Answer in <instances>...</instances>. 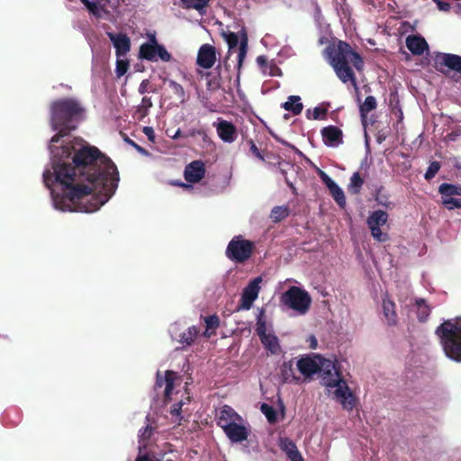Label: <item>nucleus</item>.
<instances>
[{
  "label": "nucleus",
  "mask_w": 461,
  "mask_h": 461,
  "mask_svg": "<svg viewBox=\"0 0 461 461\" xmlns=\"http://www.w3.org/2000/svg\"><path fill=\"white\" fill-rule=\"evenodd\" d=\"M125 140H126L129 144H131V146H133L139 153H140V154H142V155H144V156H148V155H149V152H148L145 149H143V148H142V147H140V145L136 144V143H135L134 141H132L131 140H130V139H126Z\"/></svg>",
  "instance_id": "13d9d810"
},
{
  "label": "nucleus",
  "mask_w": 461,
  "mask_h": 461,
  "mask_svg": "<svg viewBox=\"0 0 461 461\" xmlns=\"http://www.w3.org/2000/svg\"><path fill=\"white\" fill-rule=\"evenodd\" d=\"M243 420L244 419L229 405H223L218 414V424L222 429L238 422H243Z\"/></svg>",
  "instance_id": "dca6fc26"
},
{
  "label": "nucleus",
  "mask_w": 461,
  "mask_h": 461,
  "mask_svg": "<svg viewBox=\"0 0 461 461\" xmlns=\"http://www.w3.org/2000/svg\"><path fill=\"white\" fill-rule=\"evenodd\" d=\"M177 378V374L173 371H166L164 376H162L159 373L157 375L156 384L158 387L165 385V397L168 400L171 398L175 382Z\"/></svg>",
  "instance_id": "aec40b11"
},
{
  "label": "nucleus",
  "mask_w": 461,
  "mask_h": 461,
  "mask_svg": "<svg viewBox=\"0 0 461 461\" xmlns=\"http://www.w3.org/2000/svg\"><path fill=\"white\" fill-rule=\"evenodd\" d=\"M289 208L286 205L275 206L270 212L272 221L278 222L289 215Z\"/></svg>",
  "instance_id": "c9c22d12"
},
{
  "label": "nucleus",
  "mask_w": 461,
  "mask_h": 461,
  "mask_svg": "<svg viewBox=\"0 0 461 461\" xmlns=\"http://www.w3.org/2000/svg\"><path fill=\"white\" fill-rule=\"evenodd\" d=\"M143 133L148 137L151 142L155 141L156 136L152 127L146 126L143 128Z\"/></svg>",
  "instance_id": "4d7b16f0"
},
{
  "label": "nucleus",
  "mask_w": 461,
  "mask_h": 461,
  "mask_svg": "<svg viewBox=\"0 0 461 461\" xmlns=\"http://www.w3.org/2000/svg\"><path fill=\"white\" fill-rule=\"evenodd\" d=\"M327 393L339 402L343 409L351 411L356 406V397L353 395L347 382L341 378L326 388Z\"/></svg>",
  "instance_id": "423d86ee"
},
{
  "label": "nucleus",
  "mask_w": 461,
  "mask_h": 461,
  "mask_svg": "<svg viewBox=\"0 0 461 461\" xmlns=\"http://www.w3.org/2000/svg\"><path fill=\"white\" fill-rule=\"evenodd\" d=\"M153 433V429L150 426L140 429L139 431V445H145V440L149 439Z\"/></svg>",
  "instance_id": "de8ad7c7"
},
{
  "label": "nucleus",
  "mask_w": 461,
  "mask_h": 461,
  "mask_svg": "<svg viewBox=\"0 0 461 461\" xmlns=\"http://www.w3.org/2000/svg\"><path fill=\"white\" fill-rule=\"evenodd\" d=\"M441 196H461V186L450 185V184H442L438 189Z\"/></svg>",
  "instance_id": "e433bc0d"
},
{
  "label": "nucleus",
  "mask_w": 461,
  "mask_h": 461,
  "mask_svg": "<svg viewBox=\"0 0 461 461\" xmlns=\"http://www.w3.org/2000/svg\"><path fill=\"white\" fill-rule=\"evenodd\" d=\"M281 378L284 383H292L299 381L294 372V363L292 360L284 362L280 367Z\"/></svg>",
  "instance_id": "c756f323"
},
{
  "label": "nucleus",
  "mask_w": 461,
  "mask_h": 461,
  "mask_svg": "<svg viewBox=\"0 0 461 461\" xmlns=\"http://www.w3.org/2000/svg\"><path fill=\"white\" fill-rule=\"evenodd\" d=\"M281 303L298 315H304L310 309L312 298L305 290L298 286H291L282 294Z\"/></svg>",
  "instance_id": "20e7f679"
},
{
  "label": "nucleus",
  "mask_w": 461,
  "mask_h": 461,
  "mask_svg": "<svg viewBox=\"0 0 461 461\" xmlns=\"http://www.w3.org/2000/svg\"><path fill=\"white\" fill-rule=\"evenodd\" d=\"M363 179L358 172H355L352 176L350 177V182L348 185V192L352 194H357L359 193L362 185H363Z\"/></svg>",
  "instance_id": "58836bf2"
},
{
  "label": "nucleus",
  "mask_w": 461,
  "mask_h": 461,
  "mask_svg": "<svg viewBox=\"0 0 461 461\" xmlns=\"http://www.w3.org/2000/svg\"><path fill=\"white\" fill-rule=\"evenodd\" d=\"M256 331L259 338L268 334L267 327V321L264 317L263 311L260 312L257 318V323H256Z\"/></svg>",
  "instance_id": "79ce46f5"
},
{
  "label": "nucleus",
  "mask_w": 461,
  "mask_h": 461,
  "mask_svg": "<svg viewBox=\"0 0 461 461\" xmlns=\"http://www.w3.org/2000/svg\"><path fill=\"white\" fill-rule=\"evenodd\" d=\"M107 36L115 49L117 58L125 56L130 51L131 41L126 34L107 32Z\"/></svg>",
  "instance_id": "6ab92c4d"
},
{
  "label": "nucleus",
  "mask_w": 461,
  "mask_h": 461,
  "mask_svg": "<svg viewBox=\"0 0 461 461\" xmlns=\"http://www.w3.org/2000/svg\"><path fill=\"white\" fill-rule=\"evenodd\" d=\"M205 175V167L203 161L194 160L188 164L184 172L185 179L188 183H198Z\"/></svg>",
  "instance_id": "a211bd4d"
},
{
  "label": "nucleus",
  "mask_w": 461,
  "mask_h": 461,
  "mask_svg": "<svg viewBox=\"0 0 461 461\" xmlns=\"http://www.w3.org/2000/svg\"><path fill=\"white\" fill-rule=\"evenodd\" d=\"M278 446L284 451L291 461H303L295 443L288 438H280Z\"/></svg>",
  "instance_id": "412c9836"
},
{
  "label": "nucleus",
  "mask_w": 461,
  "mask_h": 461,
  "mask_svg": "<svg viewBox=\"0 0 461 461\" xmlns=\"http://www.w3.org/2000/svg\"><path fill=\"white\" fill-rule=\"evenodd\" d=\"M197 64L203 68H211L216 61L215 48L210 44L200 47L197 54Z\"/></svg>",
  "instance_id": "f3484780"
},
{
  "label": "nucleus",
  "mask_w": 461,
  "mask_h": 461,
  "mask_svg": "<svg viewBox=\"0 0 461 461\" xmlns=\"http://www.w3.org/2000/svg\"><path fill=\"white\" fill-rule=\"evenodd\" d=\"M417 318L420 322H425L431 312L430 307L424 299H417L415 301Z\"/></svg>",
  "instance_id": "2f4dec72"
},
{
  "label": "nucleus",
  "mask_w": 461,
  "mask_h": 461,
  "mask_svg": "<svg viewBox=\"0 0 461 461\" xmlns=\"http://www.w3.org/2000/svg\"><path fill=\"white\" fill-rule=\"evenodd\" d=\"M327 393L339 402L343 409L351 411L356 406V397L353 395L347 382L341 378L326 388Z\"/></svg>",
  "instance_id": "39448f33"
},
{
  "label": "nucleus",
  "mask_w": 461,
  "mask_h": 461,
  "mask_svg": "<svg viewBox=\"0 0 461 461\" xmlns=\"http://www.w3.org/2000/svg\"><path fill=\"white\" fill-rule=\"evenodd\" d=\"M439 168H440V165L438 162H437V161L431 162L424 175V177L427 180L433 178L436 176V174L438 172Z\"/></svg>",
  "instance_id": "3c124183"
},
{
  "label": "nucleus",
  "mask_w": 461,
  "mask_h": 461,
  "mask_svg": "<svg viewBox=\"0 0 461 461\" xmlns=\"http://www.w3.org/2000/svg\"><path fill=\"white\" fill-rule=\"evenodd\" d=\"M439 60L442 65L461 73V56L445 53L441 55Z\"/></svg>",
  "instance_id": "cd10ccee"
},
{
  "label": "nucleus",
  "mask_w": 461,
  "mask_h": 461,
  "mask_svg": "<svg viewBox=\"0 0 461 461\" xmlns=\"http://www.w3.org/2000/svg\"><path fill=\"white\" fill-rule=\"evenodd\" d=\"M257 62L264 75L271 77L281 75L280 68L274 62H269L264 56L258 57Z\"/></svg>",
  "instance_id": "bb28decb"
},
{
  "label": "nucleus",
  "mask_w": 461,
  "mask_h": 461,
  "mask_svg": "<svg viewBox=\"0 0 461 461\" xmlns=\"http://www.w3.org/2000/svg\"><path fill=\"white\" fill-rule=\"evenodd\" d=\"M325 55L332 68L346 66L349 63L357 70H360L363 67L361 57L353 51L349 44L344 41H339L337 47L326 48Z\"/></svg>",
  "instance_id": "7ed1b4c3"
},
{
  "label": "nucleus",
  "mask_w": 461,
  "mask_h": 461,
  "mask_svg": "<svg viewBox=\"0 0 461 461\" xmlns=\"http://www.w3.org/2000/svg\"><path fill=\"white\" fill-rule=\"evenodd\" d=\"M153 104L150 97L144 96L141 100V103L137 106L135 111V115L137 119L142 120L147 116L149 110L152 107Z\"/></svg>",
  "instance_id": "f704fd0d"
},
{
  "label": "nucleus",
  "mask_w": 461,
  "mask_h": 461,
  "mask_svg": "<svg viewBox=\"0 0 461 461\" xmlns=\"http://www.w3.org/2000/svg\"><path fill=\"white\" fill-rule=\"evenodd\" d=\"M250 151L252 152V154L257 157L258 158H259L260 160H264V157L263 155L261 154L260 150L258 149V147L255 145L254 142H251V145H250Z\"/></svg>",
  "instance_id": "680f3d73"
},
{
  "label": "nucleus",
  "mask_w": 461,
  "mask_h": 461,
  "mask_svg": "<svg viewBox=\"0 0 461 461\" xmlns=\"http://www.w3.org/2000/svg\"><path fill=\"white\" fill-rule=\"evenodd\" d=\"M81 3L85 5L87 11L93 14L95 17L98 19H107L109 16V12L105 8L104 5H100L96 2H92L89 0H80Z\"/></svg>",
  "instance_id": "393cba45"
},
{
  "label": "nucleus",
  "mask_w": 461,
  "mask_h": 461,
  "mask_svg": "<svg viewBox=\"0 0 461 461\" xmlns=\"http://www.w3.org/2000/svg\"><path fill=\"white\" fill-rule=\"evenodd\" d=\"M263 279L261 276H257L252 279L248 285L244 288L241 294V308L244 310H249L253 303L258 297L260 291V285Z\"/></svg>",
  "instance_id": "f8f14e48"
},
{
  "label": "nucleus",
  "mask_w": 461,
  "mask_h": 461,
  "mask_svg": "<svg viewBox=\"0 0 461 461\" xmlns=\"http://www.w3.org/2000/svg\"><path fill=\"white\" fill-rule=\"evenodd\" d=\"M252 249V242L238 236L230 241L226 249V255L231 260L244 262L250 257Z\"/></svg>",
  "instance_id": "6e6552de"
},
{
  "label": "nucleus",
  "mask_w": 461,
  "mask_h": 461,
  "mask_svg": "<svg viewBox=\"0 0 461 461\" xmlns=\"http://www.w3.org/2000/svg\"><path fill=\"white\" fill-rule=\"evenodd\" d=\"M442 204L448 210L461 208V196H441Z\"/></svg>",
  "instance_id": "a19ab883"
},
{
  "label": "nucleus",
  "mask_w": 461,
  "mask_h": 461,
  "mask_svg": "<svg viewBox=\"0 0 461 461\" xmlns=\"http://www.w3.org/2000/svg\"><path fill=\"white\" fill-rule=\"evenodd\" d=\"M186 8H194L202 14L209 0H182Z\"/></svg>",
  "instance_id": "37998d69"
},
{
  "label": "nucleus",
  "mask_w": 461,
  "mask_h": 461,
  "mask_svg": "<svg viewBox=\"0 0 461 461\" xmlns=\"http://www.w3.org/2000/svg\"><path fill=\"white\" fill-rule=\"evenodd\" d=\"M222 430L232 443H240L247 440L249 435V425L246 420H243V422H238Z\"/></svg>",
  "instance_id": "4468645a"
},
{
  "label": "nucleus",
  "mask_w": 461,
  "mask_h": 461,
  "mask_svg": "<svg viewBox=\"0 0 461 461\" xmlns=\"http://www.w3.org/2000/svg\"><path fill=\"white\" fill-rule=\"evenodd\" d=\"M320 176L328 188L336 184L325 172L320 171Z\"/></svg>",
  "instance_id": "5fc2aeb1"
},
{
  "label": "nucleus",
  "mask_w": 461,
  "mask_h": 461,
  "mask_svg": "<svg viewBox=\"0 0 461 461\" xmlns=\"http://www.w3.org/2000/svg\"><path fill=\"white\" fill-rule=\"evenodd\" d=\"M308 343H309V348H312V349H315L317 348V346H318V340L316 339L315 336L312 335L308 338L307 339Z\"/></svg>",
  "instance_id": "0e129e2a"
},
{
  "label": "nucleus",
  "mask_w": 461,
  "mask_h": 461,
  "mask_svg": "<svg viewBox=\"0 0 461 461\" xmlns=\"http://www.w3.org/2000/svg\"><path fill=\"white\" fill-rule=\"evenodd\" d=\"M146 448L145 445H139V455L135 461H150L148 454L143 453Z\"/></svg>",
  "instance_id": "864d4df0"
},
{
  "label": "nucleus",
  "mask_w": 461,
  "mask_h": 461,
  "mask_svg": "<svg viewBox=\"0 0 461 461\" xmlns=\"http://www.w3.org/2000/svg\"><path fill=\"white\" fill-rule=\"evenodd\" d=\"M261 412L266 416L269 423H276L277 420L276 411L267 403H262L260 406Z\"/></svg>",
  "instance_id": "ea45409f"
},
{
  "label": "nucleus",
  "mask_w": 461,
  "mask_h": 461,
  "mask_svg": "<svg viewBox=\"0 0 461 461\" xmlns=\"http://www.w3.org/2000/svg\"><path fill=\"white\" fill-rule=\"evenodd\" d=\"M445 355L451 360L461 362V318L445 321L436 329Z\"/></svg>",
  "instance_id": "f03ea898"
},
{
  "label": "nucleus",
  "mask_w": 461,
  "mask_h": 461,
  "mask_svg": "<svg viewBox=\"0 0 461 461\" xmlns=\"http://www.w3.org/2000/svg\"><path fill=\"white\" fill-rule=\"evenodd\" d=\"M223 37L228 44V59L233 51H237V68L240 70L248 52V37L245 32H241V36L235 32L223 33Z\"/></svg>",
  "instance_id": "0eeeda50"
},
{
  "label": "nucleus",
  "mask_w": 461,
  "mask_h": 461,
  "mask_svg": "<svg viewBox=\"0 0 461 461\" xmlns=\"http://www.w3.org/2000/svg\"><path fill=\"white\" fill-rule=\"evenodd\" d=\"M433 1L437 4V6L440 11L447 12L450 9V5L448 3L442 2L440 0H433Z\"/></svg>",
  "instance_id": "052dcab7"
},
{
  "label": "nucleus",
  "mask_w": 461,
  "mask_h": 461,
  "mask_svg": "<svg viewBox=\"0 0 461 461\" xmlns=\"http://www.w3.org/2000/svg\"><path fill=\"white\" fill-rule=\"evenodd\" d=\"M326 113V110L321 107H315L313 110L306 111V117L311 120H319Z\"/></svg>",
  "instance_id": "09e8293b"
},
{
  "label": "nucleus",
  "mask_w": 461,
  "mask_h": 461,
  "mask_svg": "<svg viewBox=\"0 0 461 461\" xmlns=\"http://www.w3.org/2000/svg\"><path fill=\"white\" fill-rule=\"evenodd\" d=\"M323 142L330 147H337L341 143L342 132L335 126L325 127L321 131Z\"/></svg>",
  "instance_id": "5701e85b"
},
{
  "label": "nucleus",
  "mask_w": 461,
  "mask_h": 461,
  "mask_svg": "<svg viewBox=\"0 0 461 461\" xmlns=\"http://www.w3.org/2000/svg\"><path fill=\"white\" fill-rule=\"evenodd\" d=\"M205 323L207 329H216L220 324V321L216 315H211L205 318Z\"/></svg>",
  "instance_id": "603ef678"
},
{
  "label": "nucleus",
  "mask_w": 461,
  "mask_h": 461,
  "mask_svg": "<svg viewBox=\"0 0 461 461\" xmlns=\"http://www.w3.org/2000/svg\"><path fill=\"white\" fill-rule=\"evenodd\" d=\"M212 125L223 142L232 143L236 140L238 137L237 129L230 122L219 118Z\"/></svg>",
  "instance_id": "ddd939ff"
},
{
  "label": "nucleus",
  "mask_w": 461,
  "mask_h": 461,
  "mask_svg": "<svg viewBox=\"0 0 461 461\" xmlns=\"http://www.w3.org/2000/svg\"><path fill=\"white\" fill-rule=\"evenodd\" d=\"M333 199L336 203L341 207H345L346 205V197L343 190L337 185L334 184L329 188Z\"/></svg>",
  "instance_id": "4c0bfd02"
},
{
  "label": "nucleus",
  "mask_w": 461,
  "mask_h": 461,
  "mask_svg": "<svg viewBox=\"0 0 461 461\" xmlns=\"http://www.w3.org/2000/svg\"><path fill=\"white\" fill-rule=\"evenodd\" d=\"M149 85V81L148 79L142 80L139 86V89H138L139 93L140 95H144L145 93H147Z\"/></svg>",
  "instance_id": "bf43d9fd"
},
{
  "label": "nucleus",
  "mask_w": 461,
  "mask_h": 461,
  "mask_svg": "<svg viewBox=\"0 0 461 461\" xmlns=\"http://www.w3.org/2000/svg\"><path fill=\"white\" fill-rule=\"evenodd\" d=\"M139 56L141 59L151 62H168L171 59V54L163 45H140Z\"/></svg>",
  "instance_id": "9b49d317"
},
{
  "label": "nucleus",
  "mask_w": 461,
  "mask_h": 461,
  "mask_svg": "<svg viewBox=\"0 0 461 461\" xmlns=\"http://www.w3.org/2000/svg\"><path fill=\"white\" fill-rule=\"evenodd\" d=\"M180 185L183 186L184 188H186V189H191L192 188L191 185L185 184V183L180 184Z\"/></svg>",
  "instance_id": "774afa93"
},
{
  "label": "nucleus",
  "mask_w": 461,
  "mask_h": 461,
  "mask_svg": "<svg viewBox=\"0 0 461 461\" xmlns=\"http://www.w3.org/2000/svg\"><path fill=\"white\" fill-rule=\"evenodd\" d=\"M261 342L265 348L269 350L272 354H277L280 351V345L278 339L272 332L260 338Z\"/></svg>",
  "instance_id": "7c9ffc66"
},
{
  "label": "nucleus",
  "mask_w": 461,
  "mask_h": 461,
  "mask_svg": "<svg viewBox=\"0 0 461 461\" xmlns=\"http://www.w3.org/2000/svg\"><path fill=\"white\" fill-rule=\"evenodd\" d=\"M320 176L328 188L336 184L325 172L320 171Z\"/></svg>",
  "instance_id": "6e6d98bb"
},
{
  "label": "nucleus",
  "mask_w": 461,
  "mask_h": 461,
  "mask_svg": "<svg viewBox=\"0 0 461 461\" xmlns=\"http://www.w3.org/2000/svg\"><path fill=\"white\" fill-rule=\"evenodd\" d=\"M321 375V381L325 388L330 387L331 384L338 382L342 378V375L336 366V364L326 358L321 357L320 369L318 371Z\"/></svg>",
  "instance_id": "9d476101"
},
{
  "label": "nucleus",
  "mask_w": 461,
  "mask_h": 461,
  "mask_svg": "<svg viewBox=\"0 0 461 461\" xmlns=\"http://www.w3.org/2000/svg\"><path fill=\"white\" fill-rule=\"evenodd\" d=\"M203 135V136H205V132L203 131H201V130H193L190 133L191 136H194V135Z\"/></svg>",
  "instance_id": "69168bd1"
},
{
  "label": "nucleus",
  "mask_w": 461,
  "mask_h": 461,
  "mask_svg": "<svg viewBox=\"0 0 461 461\" xmlns=\"http://www.w3.org/2000/svg\"><path fill=\"white\" fill-rule=\"evenodd\" d=\"M180 135H181V131H180V129H177L176 131V132L174 133V135L171 136V138L173 140H176L177 138H179Z\"/></svg>",
  "instance_id": "338daca9"
},
{
  "label": "nucleus",
  "mask_w": 461,
  "mask_h": 461,
  "mask_svg": "<svg viewBox=\"0 0 461 461\" xmlns=\"http://www.w3.org/2000/svg\"><path fill=\"white\" fill-rule=\"evenodd\" d=\"M376 107V100L374 96L369 95L366 96L364 103L360 106V113L362 115H365L370 113Z\"/></svg>",
  "instance_id": "c03bdc74"
},
{
  "label": "nucleus",
  "mask_w": 461,
  "mask_h": 461,
  "mask_svg": "<svg viewBox=\"0 0 461 461\" xmlns=\"http://www.w3.org/2000/svg\"><path fill=\"white\" fill-rule=\"evenodd\" d=\"M321 361V357L318 355H314L312 357L306 356L300 358L296 366L299 372L305 377H311L312 375L318 373L320 369V364Z\"/></svg>",
  "instance_id": "2eb2a0df"
},
{
  "label": "nucleus",
  "mask_w": 461,
  "mask_h": 461,
  "mask_svg": "<svg viewBox=\"0 0 461 461\" xmlns=\"http://www.w3.org/2000/svg\"><path fill=\"white\" fill-rule=\"evenodd\" d=\"M189 402H190V397L187 396V397H185V400H181L172 406L170 413L172 414V416H175L176 418V420H181L180 412H181L182 407Z\"/></svg>",
  "instance_id": "49530a36"
},
{
  "label": "nucleus",
  "mask_w": 461,
  "mask_h": 461,
  "mask_svg": "<svg viewBox=\"0 0 461 461\" xmlns=\"http://www.w3.org/2000/svg\"><path fill=\"white\" fill-rule=\"evenodd\" d=\"M189 402H190V397L187 396V397H185V400H181L172 406L170 413L172 414V416H175L176 418V420H181L180 412H181L182 407Z\"/></svg>",
  "instance_id": "a18cd8bd"
},
{
  "label": "nucleus",
  "mask_w": 461,
  "mask_h": 461,
  "mask_svg": "<svg viewBox=\"0 0 461 461\" xmlns=\"http://www.w3.org/2000/svg\"><path fill=\"white\" fill-rule=\"evenodd\" d=\"M388 214L384 211L376 210L373 212L366 220V224L371 231L372 237L378 242H385L389 240L387 232L382 230V227L387 223Z\"/></svg>",
  "instance_id": "1a4fd4ad"
},
{
  "label": "nucleus",
  "mask_w": 461,
  "mask_h": 461,
  "mask_svg": "<svg viewBox=\"0 0 461 461\" xmlns=\"http://www.w3.org/2000/svg\"><path fill=\"white\" fill-rule=\"evenodd\" d=\"M382 309L383 315L389 326L396 325L397 314L395 311V303L389 298L387 294H384L382 299Z\"/></svg>",
  "instance_id": "4be33fe9"
},
{
  "label": "nucleus",
  "mask_w": 461,
  "mask_h": 461,
  "mask_svg": "<svg viewBox=\"0 0 461 461\" xmlns=\"http://www.w3.org/2000/svg\"><path fill=\"white\" fill-rule=\"evenodd\" d=\"M165 82L168 84V86L171 88L174 95H176L178 99H180L182 104L187 101L188 95H186L184 87L179 83L172 79H166Z\"/></svg>",
  "instance_id": "72a5a7b5"
},
{
  "label": "nucleus",
  "mask_w": 461,
  "mask_h": 461,
  "mask_svg": "<svg viewBox=\"0 0 461 461\" xmlns=\"http://www.w3.org/2000/svg\"><path fill=\"white\" fill-rule=\"evenodd\" d=\"M149 41L147 42L142 43L141 45H160L158 41L155 33H150L148 35Z\"/></svg>",
  "instance_id": "e2e57ef3"
},
{
  "label": "nucleus",
  "mask_w": 461,
  "mask_h": 461,
  "mask_svg": "<svg viewBox=\"0 0 461 461\" xmlns=\"http://www.w3.org/2000/svg\"><path fill=\"white\" fill-rule=\"evenodd\" d=\"M336 75L343 82V83H348L350 82L351 85L354 86L356 90L358 89L357 84L356 81V77L354 76V73L352 69L348 67V65L346 66H339L336 68H333Z\"/></svg>",
  "instance_id": "a878e982"
},
{
  "label": "nucleus",
  "mask_w": 461,
  "mask_h": 461,
  "mask_svg": "<svg viewBox=\"0 0 461 461\" xmlns=\"http://www.w3.org/2000/svg\"><path fill=\"white\" fill-rule=\"evenodd\" d=\"M406 46L414 55H421L429 50V45L424 38L419 35H410L406 38Z\"/></svg>",
  "instance_id": "b1692460"
},
{
  "label": "nucleus",
  "mask_w": 461,
  "mask_h": 461,
  "mask_svg": "<svg viewBox=\"0 0 461 461\" xmlns=\"http://www.w3.org/2000/svg\"><path fill=\"white\" fill-rule=\"evenodd\" d=\"M129 63L127 60L118 58L116 61L115 73L118 77H122L128 70Z\"/></svg>",
  "instance_id": "8fccbe9b"
},
{
  "label": "nucleus",
  "mask_w": 461,
  "mask_h": 461,
  "mask_svg": "<svg viewBox=\"0 0 461 461\" xmlns=\"http://www.w3.org/2000/svg\"><path fill=\"white\" fill-rule=\"evenodd\" d=\"M85 110L75 99L55 101L50 106L52 130L50 167L43 181L53 207L61 212H94L114 194L119 172L113 161L80 138L64 139L84 119Z\"/></svg>",
  "instance_id": "f257e3e1"
},
{
  "label": "nucleus",
  "mask_w": 461,
  "mask_h": 461,
  "mask_svg": "<svg viewBox=\"0 0 461 461\" xmlns=\"http://www.w3.org/2000/svg\"><path fill=\"white\" fill-rule=\"evenodd\" d=\"M282 107L288 112L293 113L294 115H298L303 109V104L301 102L299 95H290L287 101L282 104Z\"/></svg>",
  "instance_id": "c85d7f7f"
},
{
  "label": "nucleus",
  "mask_w": 461,
  "mask_h": 461,
  "mask_svg": "<svg viewBox=\"0 0 461 461\" xmlns=\"http://www.w3.org/2000/svg\"><path fill=\"white\" fill-rule=\"evenodd\" d=\"M198 333L199 329L196 326H191L180 335L178 341L183 346H190L196 339Z\"/></svg>",
  "instance_id": "473e14b6"
}]
</instances>
